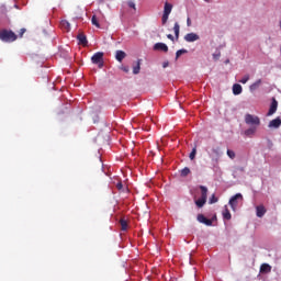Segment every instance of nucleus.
Here are the masks:
<instances>
[{
    "instance_id": "1",
    "label": "nucleus",
    "mask_w": 281,
    "mask_h": 281,
    "mask_svg": "<svg viewBox=\"0 0 281 281\" xmlns=\"http://www.w3.org/2000/svg\"><path fill=\"white\" fill-rule=\"evenodd\" d=\"M18 36L14 34V32L10 30H1L0 31V41L3 43H14L16 41Z\"/></svg>"
},
{
    "instance_id": "2",
    "label": "nucleus",
    "mask_w": 281,
    "mask_h": 281,
    "mask_svg": "<svg viewBox=\"0 0 281 281\" xmlns=\"http://www.w3.org/2000/svg\"><path fill=\"white\" fill-rule=\"evenodd\" d=\"M200 190H201V198L195 200L196 207H203V205L207 203V187L200 186Z\"/></svg>"
},
{
    "instance_id": "3",
    "label": "nucleus",
    "mask_w": 281,
    "mask_h": 281,
    "mask_svg": "<svg viewBox=\"0 0 281 281\" xmlns=\"http://www.w3.org/2000/svg\"><path fill=\"white\" fill-rule=\"evenodd\" d=\"M91 63L93 65H98L100 69L104 67V53L102 52H97L93 54L91 57Z\"/></svg>"
},
{
    "instance_id": "4",
    "label": "nucleus",
    "mask_w": 281,
    "mask_h": 281,
    "mask_svg": "<svg viewBox=\"0 0 281 281\" xmlns=\"http://www.w3.org/2000/svg\"><path fill=\"white\" fill-rule=\"evenodd\" d=\"M245 123L248 126H252L258 128V126H260V117L254 115V114H246L245 115Z\"/></svg>"
},
{
    "instance_id": "5",
    "label": "nucleus",
    "mask_w": 281,
    "mask_h": 281,
    "mask_svg": "<svg viewBox=\"0 0 281 281\" xmlns=\"http://www.w3.org/2000/svg\"><path fill=\"white\" fill-rule=\"evenodd\" d=\"M243 201V194L236 193L229 199L228 204L231 205L232 210H236V205H238V200Z\"/></svg>"
},
{
    "instance_id": "6",
    "label": "nucleus",
    "mask_w": 281,
    "mask_h": 281,
    "mask_svg": "<svg viewBox=\"0 0 281 281\" xmlns=\"http://www.w3.org/2000/svg\"><path fill=\"white\" fill-rule=\"evenodd\" d=\"M201 37L199 36V34L196 33H188L186 36H184V41L187 43H194L195 41H199Z\"/></svg>"
},
{
    "instance_id": "7",
    "label": "nucleus",
    "mask_w": 281,
    "mask_h": 281,
    "mask_svg": "<svg viewBox=\"0 0 281 281\" xmlns=\"http://www.w3.org/2000/svg\"><path fill=\"white\" fill-rule=\"evenodd\" d=\"M198 221L207 227H212V220H207V217H205L203 214H198Z\"/></svg>"
},
{
    "instance_id": "8",
    "label": "nucleus",
    "mask_w": 281,
    "mask_h": 281,
    "mask_svg": "<svg viewBox=\"0 0 281 281\" xmlns=\"http://www.w3.org/2000/svg\"><path fill=\"white\" fill-rule=\"evenodd\" d=\"M276 111H278V101L276 99H272L270 109L267 113L268 117L273 115V113H276Z\"/></svg>"
},
{
    "instance_id": "9",
    "label": "nucleus",
    "mask_w": 281,
    "mask_h": 281,
    "mask_svg": "<svg viewBox=\"0 0 281 281\" xmlns=\"http://www.w3.org/2000/svg\"><path fill=\"white\" fill-rule=\"evenodd\" d=\"M154 49L155 52H165L168 53V45L164 44V43H156L154 45Z\"/></svg>"
},
{
    "instance_id": "10",
    "label": "nucleus",
    "mask_w": 281,
    "mask_h": 281,
    "mask_svg": "<svg viewBox=\"0 0 281 281\" xmlns=\"http://www.w3.org/2000/svg\"><path fill=\"white\" fill-rule=\"evenodd\" d=\"M98 137L103 139V142H111V132H100Z\"/></svg>"
},
{
    "instance_id": "11",
    "label": "nucleus",
    "mask_w": 281,
    "mask_h": 281,
    "mask_svg": "<svg viewBox=\"0 0 281 281\" xmlns=\"http://www.w3.org/2000/svg\"><path fill=\"white\" fill-rule=\"evenodd\" d=\"M222 216L224 221H232V213L229 212V209L227 207V205L224 206Z\"/></svg>"
},
{
    "instance_id": "12",
    "label": "nucleus",
    "mask_w": 281,
    "mask_h": 281,
    "mask_svg": "<svg viewBox=\"0 0 281 281\" xmlns=\"http://www.w3.org/2000/svg\"><path fill=\"white\" fill-rule=\"evenodd\" d=\"M77 40L79 41V44H80V45H83V47L87 46V44L89 43V42L87 41V35H86L85 33H79V34L77 35Z\"/></svg>"
},
{
    "instance_id": "13",
    "label": "nucleus",
    "mask_w": 281,
    "mask_h": 281,
    "mask_svg": "<svg viewBox=\"0 0 281 281\" xmlns=\"http://www.w3.org/2000/svg\"><path fill=\"white\" fill-rule=\"evenodd\" d=\"M256 212H257L258 218H262V216H265V214H267V209H265V205H258L256 207Z\"/></svg>"
},
{
    "instance_id": "14",
    "label": "nucleus",
    "mask_w": 281,
    "mask_h": 281,
    "mask_svg": "<svg viewBox=\"0 0 281 281\" xmlns=\"http://www.w3.org/2000/svg\"><path fill=\"white\" fill-rule=\"evenodd\" d=\"M261 85H262V79H258L256 82L249 86V91L254 93V91H257V89H259Z\"/></svg>"
},
{
    "instance_id": "15",
    "label": "nucleus",
    "mask_w": 281,
    "mask_h": 281,
    "mask_svg": "<svg viewBox=\"0 0 281 281\" xmlns=\"http://www.w3.org/2000/svg\"><path fill=\"white\" fill-rule=\"evenodd\" d=\"M281 126V120L280 117L273 119L272 121H270L269 123V128H280Z\"/></svg>"
},
{
    "instance_id": "16",
    "label": "nucleus",
    "mask_w": 281,
    "mask_h": 281,
    "mask_svg": "<svg viewBox=\"0 0 281 281\" xmlns=\"http://www.w3.org/2000/svg\"><path fill=\"white\" fill-rule=\"evenodd\" d=\"M115 58L119 63H122L126 58V53L124 50H116Z\"/></svg>"
},
{
    "instance_id": "17",
    "label": "nucleus",
    "mask_w": 281,
    "mask_h": 281,
    "mask_svg": "<svg viewBox=\"0 0 281 281\" xmlns=\"http://www.w3.org/2000/svg\"><path fill=\"white\" fill-rule=\"evenodd\" d=\"M233 93L234 95H240V93H243V86H240L239 83H235L233 86Z\"/></svg>"
},
{
    "instance_id": "18",
    "label": "nucleus",
    "mask_w": 281,
    "mask_h": 281,
    "mask_svg": "<svg viewBox=\"0 0 281 281\" xmlns=\"http://www.w3.org/2000/svg\"><path fill=\"white\" fill-rule=\"evenodd\" d=\"M260 273H271V266L269 263H262L260 266Z\"/></svg>"
},
{
    "instance_id": "19",
    "label": "nucleus",
    "mask_w": 281,
    "mask_h": 281,
    "mask_svg": "<svg viewBox=\"0 0 281 281\" xmlns=\"http://www.w3.org/2000/svg\"><path fill=\"white\" fill-rule=\"evenodd\" d=\"M258 127H254L251 126L250 128L246 130L244 132V135H246L247 137H254V135H256V131Z\"/></svg>"
},
{
    "instance_id": "20",
    "label": "nucleus",
    "mask_w": 281,
    "mask_h": 281,
    "mask_svg": "<svg viewBox=\"0 0 281 281\" xmlns=\"http://www.w3.org/2000/svg\"><path fill=\"white\" fill-rule=\"evenodd\" d=\"M60 27L61 30H66V32H69V30H71V24H69L67 20H63L60 22Z\"/></svg>"
},
{
    "instance_id": "21",
    "label": "nucleus",
    "mask_w": 281,
    "mask_h": 281,
    "mask_svg": "<svg viewBox=\"0 0 281 281\" xmlns=\"http://www.w3.org/2000/svg\"><path fill=\"white\" fill-rule=\"evenodd\" d=\"M120 225H121V229L122 232H126L128 229V222L124 218L120 220Z\"/></svg>"
},
{
    "instance_id": "22",
    "label": "nucleus",
    "mask_w": 281,
    "mask_h": 281,
    "mask_svg": "<svg viewBox=\"0 0 281 281\" xmlns=\"http://www.w3.org/2000/svg\"><path fill=\"white\" fill-rule=\"evenodd\" d=\"M140 69H142V59H138L136 66H134L133 68V74L134 75L139 74Z\"/></svg>"
},
{
    "instance_id": "23",
    "label": "nucleus",
    "mask_w": 281,
    "mask_h": 281,
    "mask_svg": "<svg viewBox=\"0 0 281 281\" xmlns=\"http://www.w3.org/2000/svg\"><path fill=\"white\" fill-rule=\"evenodd\" d=\"M170 12H172V4L166 2L165 3V9H164V14H169L170 15Z\"/></svg>"
},
{
    "instance_id": "24",
    "label": "nucleus",
    "mask_w": 281,
    "mask_h": 281,
    "mask_svg": "<svg viewBox=\"0 0 281 281\" xmlns=\"http://www.w3.org/2000/svg\"><path fill=\"white\" fill-rule=\"evenodd\" d=\"M181 30V26L179 25V22H176L173 25V32L176 34V38H179V32Z\"/></svg>"
},
{
    "instance_id": "25",
    "label": "nucleus",
    "mask_w": 281,
    "mask_h": 281,
    "mask_svg": "<svg viewBox=\"0 0 281 281\" xmlns=\"http://www.w3.org/2000/svg\"><path fill=\"white\" fill-rule=\"evenodd\" d=\"M189 158L191 159V161H194V159L196 158V145H194V147L192 148Z\"/></svg>"
},
{
    "instance_id": "26",
    "label": "nucleus",
    "mask_w": 281,
    "mask_h": 281,
    "mask_svg": "<svg viewBox=\"0 0 281 281\" xmlns=\"http://www.w3.org/2000/svg\"><path fill=\"white\" fill-rule=\"evenodd\" d=\"M188 175H190V168L184 167V168L180 171V176H181V177H188Z\"/></svg>"
},
{
    "instance_id": "27",
    "label": "nucleus",
    "mask_w": 281,
    "mask_h": 281,
    "mask_svg": "<svg viewBox=\"0 0 281 281\" xmlns=\"http://www.w3.org/2000/svg\"><path fill=\"white\" fill-rule=\"evenodd\" d=\"M91 23L92 25H95V27H100V22H98V18L95 15L92 16Z\"/></svg>"
},
{
    "instance_id": "28",
    "label": "nucleus",
    "mask_w": 281,
    "mask_h": 281,
    "mask_svg": "<svg viewBox=\"0 0 281 281\" xmlns=\"http://www.w3.org/2000/svg\"><path fill=\"white\" fill-rule=\"evenodd\" d=\"M239 82L241 85H247V82H249V75H245L240 80Z\"/></svg>"
},
{
    "instance_id": "29",
    "label": "nucleus",
    "mask_w": 281,
    "mask_h": 281,
    "mask_svg": "<svg viewBox=\"0 0 281 281\" xmlns=\"http://www.w3.org/2000/svg\"><path fill=\"white\" fill-rule=\"evenodd\" d=\"M209 203H210L211 205L214 204V203H218V198H216V195L213 194V195L210 198Z\"/></svg>"
},
{
    "instance_id": "30",
    "label": "nucleus",
    "mask_w": 281,
    "mask_h": 281,
    "mask_svg": "<svg viewBox=\"0 0 281 281\" xmlns=\"http://www.w3.org/2000/svg\"><path fill=\"white\" fill-rule=\"evenodd\" d=\"M182 54H188L187 49H179L176 53V59H178Z\"/></svg>"
},
{
    "instance_id": "31",
    "label": "nucleus",
    "mask_w": 281,
    "mask_h": 281,
    "mask_svg": "<svg viewBox=\"0 0 281 281\" xmlns=\"http://www.w3.org/2000/svg\"><path fill=\"white\" fill-rule=\"evenodd\" d=\"M127 5H128V8H132V10H134V12L137 11V7L135 5V2L128 1V2H127Z\"/></svg>"
},
{
    "instance_id": "32",
    "label": "nucleus",
    "mask_w": 281,
    "mask_h": 281,
    "mask_svg": "<svg viewBox=\"0 0 281 281\" xmlns=\"http://www.w3.org/2000/svg\"><path fill=\"white\" fill-rule=\"evenodd\" d=\"M168 16H170L169 14H166V13H164L162 14V25H166V23H168Z\"/></svg>"
},
{
    "instance_id": "33",
    "label": "nucleus",
    "mask_w": 281,
    "mask_h": 281,
    "mask_svg": "<svg viewBox=\"0 0 281 281\" xmlns=\"http://www.w3.org/2000/svg\"><path fill=\"white\" fill-rule=\"evenodd\" d=\"M227 155H228V157H229L231 159H234V158L236 157V154H235L234 150H232V149H228V150H227Z\"/></svg>"
},
{
    "instance_id": "34",
    "label": "nucleus",
    "mask_w": 281,
    "mask_h": 281,
    "mask_svg": "<svg viewBox=\"0 0 281 281\" xmlns=\"http://www.w3.org/2000/svg\"><path fill=\"white\" fill-rule=\"evenodd\" d=\"M213 58L214 60H218V58H221V52L214 53Z\"/></svg>"
},
{
    "instance_id": "35",
    "label": "nucleus",
    "mask_w": 281,
    "mask_h": 281,
    "mask_svg": "<svg viewBox=\"0 0 281 281\" xmlns=\"http://www.w3.org/2000/svg\"><path fill=\"white\" fill-rule=\"evenodd\" d=\"M116 188L117 190H122V188H124V184H122V182H117Z\"/></svg>"
},
{
    "instance_id": "36",
    "label": "nucleus",
    "mask_w": 281,
    "mask_h": 281,
    "mask_svg": "<svg viewBox=\"0 0 281 281\" xmlns=\"http://www.w3.org/2000/svg\"><path fill=\"white\" fill-rule=\"evenodd\" d=\"M26 30L25 29H21L20 30V37H23V35L25 34Z\"/></svg>"
},
{
    "instance_id": "37",
    "label": "nucleus",
    "mask_w": 281,
    "mask_h": 281,
    "mask_svg": "<svg viewBox=\"0 0 281 281\" xmlns=\"http://www.w3.org/2000/svg\"><path fill=\"white\" fill-rule=\"evenodd\" d=\"M122 70H123L125 74H128L130 68H128V66H124V67L122 68Z\"/></svg>"
},
{
    "instance_id": "38",
    "label": "nucleus",
    "mask_w": 281,
    "mask_h": 281,
    "mask_svg": "<svg viewBox=\"0 0 281 281\" xmlns=\"http://www.w3.org/2000/svg\"><path fill=\"white\" fill-rule=\"evenodd\" d=\"M187 25H188V27H190L192 25V20H190V18L187 19Z\"/></svg>"
},
{
    "instance_id": "39",
    "label": "nucleus",
    "mask_w": 281,
    "mask_h": 281,
    "mask_svg": "<svg viewBox=\"0 0 281 281\" xmlns=\"http://www.w3.org/2000/svg\"><path fill=\"white\" fill-rule=\"evenodd\" d=\"M167 38H169V41H175V36H172V34H168Z\"/></svg>"
},
{
    "instance_id": "40",
    "label": "nucleus",
    "mask_w": 281,
    "mask_h": 281,
    "mask_svg": "<svg viewBox=\"0 0 281 281\" xmlns=\"http://www.w3.org/2000/svg\"><path fill=\"white\" fill-rule=\"evenodd\" d=\"M168 65H169V63H168V61H165V63L162 64L164 69H166V67H168Z\"/></svg>"
},
{
    "instance_id": "41",
    "label": "nucleus",
    "mask_w": 281,
    "mask_h": 281,
    "mask_svg": "<svg viewBox=\"0 0 281 281\" xmlns=\"http://www.w3.org/2000/svg\"><path fill=\"white\" fill-rule=\"evenodd\" d=\"M100 1V3H104V0H99Z\"/></svg>"
}]
</instances>
